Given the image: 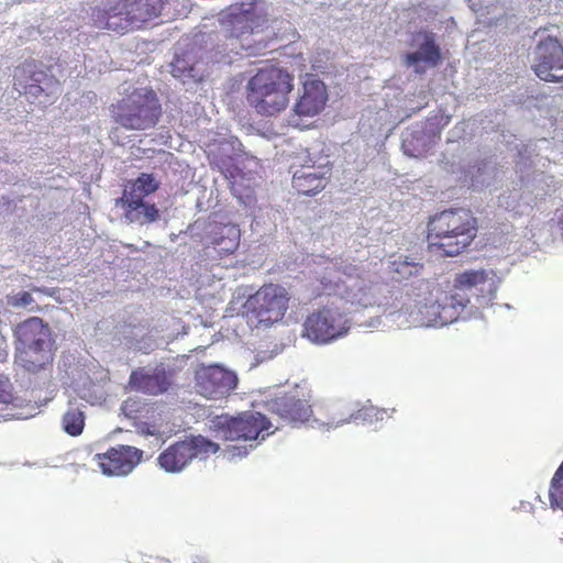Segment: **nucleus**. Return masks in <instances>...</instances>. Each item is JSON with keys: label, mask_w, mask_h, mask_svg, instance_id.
Here are the masks:
<instances>
[{"label": "nucleus", "mask_w": 563, "mask_h": 563, "mask_svg": "<svg viewBox=\"0 0 563 563\" xmlns=\"http://www.w3.org/2000/svg\"><path fill=\"white\" fill-rule=\"evenodd\" d=\"M169 0H98L90 7L91 26L117 34L143 29L162 15Z\"/></svg>", "instance_id": "1"}, {"label": "nucleus", "mask_w": 563, "mask_h": 563, "mask_svg": "<svg viewBox=\"0 0 563 563\" xmlns=\"http://www.w3.org/2000/svg\"><path fill=\"white\" fill-rule=\"evenodd\" d=\"M477 235V220L465 209H446L430 217L427 224L428 249L453 257L465 252Z\"/></svg>", "instance_id": "2"}, {"label": "nucleus", "mask_w": 563, "mask_h": 563, "mask_svg": "<svg viewBox=\"0 0 563 563\" xmlns=\"http://www.w3.org/2000/svg\"><path fill=\"white\" fill-rule=\"evenodd\" d=\"M295 77L279 66L258 68L247 80L245 99L257 114L273 117L287 109Z\"/></svg>", "instance_id": "3"}, {"label": "nucleus", "mask_w": 563, "mask_h": 563, "mask_svg": "<svg viewBox=\"0 0 563 563\" xmlns=\"http://www.w3.org/2000/svg\"><path fill=\"white\" fill-rule=\"evenodd\" d=\"M261 0H243L232 3L218 14L223 35L230 40L231 49L245 48L244 38L261 33L268 26V14L258 5Z\"/></svg>", "instance_id": "4"}, {"label": "nucleus", "mask_w": 563, "mask_h": 563, "mask_svg": "<svg viewBox=\"0 0 563 563\" xmlns=\"http://www.w3.org/2000/svg\"><path fill=\"white\" fill-rule=\"evenodd\" d=\"M113 121L126 130L144 131L157 124L162 106L151 88H137L110 107Z\"/></svg>", "instance_id": "5"}, {"label": "nucleus", "mask_w": 563, "mask_h": 563, "mask_svg": "<svg viewBox=\"0 0 563 563\" xmlns=\"http://www.w3.org/2000/svg\"><path fill=\"white\" fill-rule=\"evenodd\" d=\"M290 292L279 284L262 285L244 303V314L255 328H269L282 321L289 309Z\"/></svg>", "instance_id": "6"}, {"label": "nucleus", "mask_w": 563, "mask_h": 563, "mask_svg": "<svg viewBox=\"0 0 563 563\" xmlns=\"http://www.w3.org/2000/svg\"><path fill=\"white\" fill-rule=\"evenodd\" d=\"M400 298L402 301L400 310H404L409 316H415L418 322L426 325L448 323L455 319L453 314L446 313L449 309H454L457 313L470 302L467 298L454 294L446 298L448 302L442 306L432 299L430 292L421 295L416 292V288L406 289Z\"/></svg>", "instance_id": "7"}, {"label": "nucleus", "mask_w": 563, "mask_h": 563, "mask_svg": "<svg viewBox=\"0 0 563 563\" xmlns=\"http://www.w3.org/2000/svg\"><path fill=\"white\" fill-rule=\"evenodd\" d=\"M349 330V320L339 308L321 306L303 319L301 336L311 343L324 345L343 338Z\"/></svg>", "instance_id": "8"}, {"label": "nucleus", "mask_w": 563, "mask_h": 563, "mask_svg": "<svg viewBox=\"0 0 563 563\" xmlns=\"http://www.w3.org/2000/svg\"><path fill=\"white\" fill-rule=\"evenodd\" d=\"M214 430L227 441H263L271 434L272 422L260 412H242L236 417L218 416Z\"/></svg>", "instance_id": "9"}, {"label": "nucleus", "mask_w": 563, "mask_h": 563, "mask_svg": "<svg viewBox=\"0 0 563 563\" xmlns=\"http://www.w3.org/2000/svg\"><path fill=\"white\" fill-rule=\"evenodd\" d=\"M220 445L202 435L177 441L157 457L158 465L168 473L181 472L195 457L207 459L217 453Z\"/></svg>", "instance_id": "10"}, {"label": "nucleus", "mask_w": 563, "mask_h": 563, "mask_svg": "<svg viewBox=\"0 0 563 563\" xmlns=\"http://www.w3.org/2000/svg\"><path fill=\"white\" fill-rule=\"evenodd\" d=\"M236 374L218 364H201L195 371L196 390L208 399H222L229 396L236 388Z\"/></svg>", "instance_id": "11"}, {"label": "nucleus", "mask_w": 563, "mask_h": 563, "mask_svg": "<svg viewBox=\"0 0 563 563\" xmlns=\"http://www.w3.org/2000/svg\"><path fill=\"white\" fill-rule=\"evenodd\" d=\"M532 69L543 81L563 80V45L558 38L548 36L537 45Z\"/></svg>", "instance_id": "12"}, {"label": "nucleus", "mask_w": 563, "mask_h": 563, "mask_svg": "<svg viewBox=\"0 0 563 563\" xmlns=\"http://www.w3.org/2000/svg\"><path fill=\"white\" fill-rule=\"evenodd\" d=\"M174 385V371L166 369L163 366L154 368L137 367L129 376L130 388L148 396L166 394Z\"/></svg>", "instance_id": "13"}, {"label": "nucleus", "mask_w": 563, "mask_h": 563, "mask_svg": "<svg viewBox=\"0 0 563 563\" xmlns=\"http://www.w3.org/2000/svg\"><path fill=\"white\" fill-rule=\"evenodd\" d=\"M143 452L134 446L118 445L104 453L95 455V461L102 474L108 476H123L133 471L141 462Z\"/></svg>", "instance_id": "14"}, {"label": "nucleus", "mask_w": 563, "mask_h": 563, "mask_svg": "<svg viewBox=\"0 0 563 563\" xmlns=\"http://www.w3.org/2000/svg\"><path fill=\"white\" fill-rule=\"evenodd\" d=\"M272 411L291 426L306 423L312 416L310 399L302 393H286L272 401Z\"/></svg>", "instance_id": "15"}, {"label": "nucleus", "mask_w": 563, "mask_h": 563, "mask_svg": "<svg viewBox=\"0 0 563 563\" xmlns=\"http://www.w3.org/2000/svg\"><path fill=\"white\" fill-rule=\"evenodd\" d=\"M327 100L328 92L324 82L308 76L302 84V93L292 110L298 117H314L324 109Z\"/></svg>", "instance_id": "16"}, {"label": "nucleus", "mask_w": 563, "mask_h": 563, "mask_svg": "<svg viewBox=\"0 0 563 563\" xmlns=\"http://www.w3.org/2000/svg\"><path fill=\"white\" fill-rule=\"evenodd\" d=\"M331 176V166L302 165L292 175L291 185L298 194L314 196L323 190Z\"/></svg>", "instance_id": "17"}, {"label": "nucleus", "mask_w": 563, "mask_h": 563, "mask_svg": "<svg viewBox=\"0 0 563 563\" xmlns=\"http://www.w3.org/2000/svg\"><path fill=\"white\" fill-rule=\"evenodd\" d=\"M241 230L234 223H213L205 236V247L213 249L219 256L233 254L240 246Z\"/></svg>", "instance_id": "18"}, {"label": "nucleus", "mask_w": 563, "mask_h": 563, "mask_svg": "<svg viewBox=\"0 0 563 563\" xmlns=\"http://www.w3.org/2000/svg\"><path fill=\"white\" fill-rule=\"evenodd\" d=\"M124 209V217L129 222L137 224H146L155 222L159 219V210L154 203L144 201V198L122 197L120 199Z\"/></svg>", "instance_id": "19"}, {"label": "nucleus", "mask_w": 563, "mask_h": 563, "mask_svg": "<svg viewBox=\"0 0 563 563\" xmlns=\"http://www.w3.org/2000/svg\"><path fill=\"white\" fill-rule=\"evenodd\" d=\"M18 361L27 372H38L53 362V354L47 343L16 347Z\"/></svg>", "instance_id": "20"}, {"label": "nucleus", "mask_w": 563, "mask_h": 563, "mask_svg": "<svg viewBox=\"0 0 563 563\" xmlns=\"http://www.w3.org/2000/svg\"><path fill=\"white\" fill-rule=\"evenodd\" d=\"M19 346L47 343L48 329L38 317H31L19 323L14 330Z\"/></svg>", "instance_id": "21"}, {"label": "nucleus", "mask_w": 563, "mask_h": 563, "mask_svg": "<svg viewBox=\"0 0 563 563\" xmlns=\"http://www.w3.org/2000/svg\"><path fill=\"white\" fill-rule=\"evenodd\" d=\"M407 66L417 65L419 62H424L428 65L435 67L441 62V52L435 44L432 35H427L426 41L420 45L418 52L408 53L405 56Z\"/></svg>", "instance_id": "22"}, {"label": "nucleus", "mask_w": 563, "mask_h": 563, "mask_svg": "<svg viewBox=\"0 0 563 563\" xmlns=\"http://www.w3.org/2000/svg\"><path fill=\"white\" fill-rule=\"evenodd\" d=\"M170 67L172 75L183 84L189 81L198 82L202 79V75L198 74L195 68L194 57L188 52L176 54L170 63Z\"/></svg>", "instance_id": "23"}, {"label": "nucleus", "mask_w": 563, "mask_h": 563, "mask_svg": "<svg viewBox=\"0 0 563 563\" xmlns=\"http://www.w3.org/2000/svg\"><path fill=\"white\" fill-rule=\"evenodd\" d=\"M85 406L69 401L66 411L62 417L63 430L70 437H78L85 428Z\"/></svg>", "instance_id": "24"}, {"label": "nucleus", "mask_w": 563, "mask_h": 563, "mask_svg": "<svg viewBox=\"0 0 563 563\" xmlns=\"http://www.w3.org/2000/svg\"><path fill=\"white\" fill-rule=\"evenodd\" d=\"M34 66L33 62H25L22 67H19L18 70L23 74H31L30 76V82L29 81H22L20 77H18V86L22 89L23 93L29 95L33 98H38L44 89L40 85L42 81V78H44L46 75L43 71H34L32 68Z\"/></svg>", "instance_id": "25"}, {"label": "nucleus", "mask_w": 563, "mask_h": 563, "mask_svg": "<svg viewBox=\"0 0 563 563\" xmlns=\"http://www.w3.org/2000/svg\"><path fill=\"white\" fill-rule=\"evenodd\" d=\"M159 187V183L151 174L142 173L128 189L124 190L122 197L133 196L134 198H145L155 192Z\"/></svg>", "instance_id": "26"}, {"label": "nucleus", "mask_w": 563, "mask_h": 563, "mask_svg": "<svg viewBox=\"0 0 563 563\" xmlns=\"http://www.w3.org/2000/svg\"><path fill=\"white\" fill-rule=\"evenodd\" d=\"M485 269H468L457 274L454 278V288L462 291H473L476 284L484 280Z\"/></svg>", "instance_id": "27"}, {"label": "nucleus", "mask_w": 563, "mask_h": 563, "mask_svg": "<svg viewBox=\"0 0 563 563\" xmlns=\"http://www.w3.org/2000/svg\"><path fill=\"white\" fill-rule=\"evenodd\" d=\"M497 289L498 280L496 279L495 273L493 271H485L484 280L476 284L473 290H475L477 297L490 301L495 298Z\"/></svg>", "instance_id": "28"}, {"label": "nucleus", "mask_w": 563, "mask_h": 563, "mask_svg": "<svg viewBox=\"0 0 563 563\" xmlns=\"http://www.w3.org/2000/svg\"><path fill=\"white\" fill-rule=\"evenodd\" d=\"M549 494L551 507L563 510V462L554 473Z\"/></svg>", "instance_id": "29"}, {"label": "nucleus", "mask_w": 563, "mask_h": 563, "mask_svg": "<svg viewBox=\"0 0 563 563\" xmlns=\"http://www.w3.org/2000/svg\"><path fill=\"white\" fill-rule=\"evenodd\" d=\"M210 165L217 167L225 177H233L236 172V166L233 163V157L221 156L214 152H211L209 155Z\"/></svg>", "instance_id": "30"}, {"label": "nucleus", "mask_w": 563, "mask_h": 563, "mask_svg": "<svg viewBox=\"0 0 563 563\" xmlns=\"http://www.w3.org/2000/svg\"><path fill=\"white\" fill-rule=\"evenodd\" d=\"M394 272L399 274L401 277H409L411 275H417L421 268L422 265L408 261V258H401L393 261L391 263Z\"/></svg>", "instance_id": "31"}, {"label": "nucleus", "mask_w": 563, "mask_h": 563, "mask_svg": "<svg viewBox=\"0 0 563 563\" xmlns=\"http://www.w3.org/2000/svg\"><path fill=\"white\" fill-rule=\"evenodd\" d=\"M499 206L515 214H522L521 195L509 192L499 197Z\"/></svg>", "instance_id": "32"}, {"label": "nucleus", "mask_w": 563, "mask_h": 563, "mask_svg": "<svg viewBox=\"0 0 563 563\" xmlns=\"http://www.w3.org/2000/svg\"><path fill=\"white\" fill-rule=\"evenodd\" d=\"M255 448V445L253 444H250V445H228L224 450H223V456L228 460V461H236V460H241L245 456L249 455V453Z\"/></svg>", "instance_id": "33"}, {"label": "nucleus", "mask_w": 563, "mask_h": 563, "mask_svg": "<svg viewBox=\"0 0 563 563\" xmlns=\"http://www.w3.org/2000/svg\"><path fill=\"white\" fill-rule=\"evenodd\" d=\"M33 302V297L29 291H21L16 294L11 301L14 307H24Z\"/></svg>", "instance_id": "34"}, {"label": "nucleus", "mask_w": 563, "mask_h": 563, "mask_svg": "<svg viewBox=\"0 0 563 563\" xmlns=\"http://www.w3.org/2000/svg\"><path fill=\"white\" fill-rule=\"evenodd\" d=\"M343 272L350 276H352L353 274H356L357 275V272H358V268L354 265H350V266H346Z\"/></svg>", "instance_id": "35"}, {"label": "nucleus", "mask_w": 563, "mask_h": 563, "mask_svg": "<svg viewBox=\"0 0 563 563\" xmlns=\"http://www.w3.org/2000/svg\"><path fill=\"white\" fill-rule=\"evenodd\" d=\"M352 418H353V413H350L349 417L341 418V419L336 420L334 423H335V426H339L341 423L349 422Z\"/></svg>", "instance_id": "36"}, {"label": "nucleus", "mask_w": 563, "mask_h": 563, "mask_svg": "<svg viewBox=\"0 0 563 563\" xmlns=\"http://www.w3.org/2000/svg\"><path fill=\"white\" fill-rule=\"evenodd\" d=\"M135 404H136L135 401H133V400L129 399V400H126V401L124 402L123 409H124L125 411H128V410L130 409V407H132V406H133V405H135Z\"/></svg>", "instance_id": "37"}]
</instances>
